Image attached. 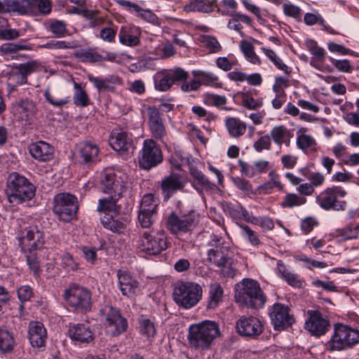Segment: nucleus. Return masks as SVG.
Returning <instances> with one entry per match:
<instances>
[{
    "instance_id": "obj_1",
    "label": "nucleus",
    "mask_w": 359,
    "mask_h": 359,
    "mask_svg": "<svg viewBox=\"0 0 359 359\" xmlns=\"http://www.w3.org/2000/svg\"><path fill=\"white\" fill-rule=\"evenodd\" d=\"M235 300L248 309H258L264 306L266 297L257 280L245 278L236 285Z\"/></svg>"
},
{
    "instance_id": "obj_2",
    "label": "nucleus",
    "mask_w": 359,
    "mask_h": 359,
    "mask_svg": "<svg viewBox=\"0 0 359 359\" xmlns=\"http://www.w3.org/2000/svg\"><path fill=\"white\" fill-rule=\"evenodd\" d=\"M35 191L34 185L24 176L17 172L8 176L6 194L10 203L15 205L29 201L34 196Z\"/></svg>"
},
{
    "instance_id": "obj_3",
    "label": "nucleus",
    "mask_w": 359,
    "mask_h": 359,
    "mask_svg": "<svg viewBox=\"0 0 359 359\" xmlns=\"http://www.w3.org/2000/svg\"><path fill=\"white\" fill-rule=\"evenodd\" d=\"M219 333V326L215 322L205 320L189 327L188 339L192 346L207 349Z\"/></svg>"
},
{
    "instance_id": "obj_4",
    "label": "nucleus",
    "mask_w": 359,
    "mask_h": 359,
    "mask_svg": "<svg viewBox=\"0 0 359 359\" xmlns=\"http://www.w3.org/2000/svg\"><path fill=\"white\" fill-rule=\"evenodd\" d=\"M202 294L203 289L199 284L194 282H184L175 286L173 299L179 306L188 309L198 303Z\"/></svg>"
},
{
    "instance_id": "obj_5",
    "label": "nucleus",
    "mask_w": 359,
    "mask_h": 359,
    "mask_svg": "<svg viewBox=\"0 0 359 359\" xmlns=\"http://www.w3.org/2000/svg\"><path fill=\"white\" fill-rule=\"evenodd\" d=\"M45 243L43 234L38 229L28 230L26 234L19 239V244L22 250L27 253H34L39 249H41ZM27 263L30 269L34 273H37L39 270V264L36 258L32 255H27Z\"/></svg>"
},
{
    "instance_id": "obj_6",
    "label": "nucleus",
    "mask_w": 359,
    "mask_h": 359,
    "mask_svg": "<svg viewBox=\"0 0 359 359\" xmlns=\"http://www.w3.org/2000/svg\"><path fill=\"white\" fill-rule=\"evenodd\" d=\"M168 238L164 231H144L137 241L138 250L148 255H157L168 248Z\"/></svg>"
},
{
    "instance_id": "obj_7",
    "label": "nucleus",
    "mask_w": 359,
    "mask_h": 359,
    "mask_svg": "<svg viewBox=\"0 0 359 359\" xmlns=\"http://www.w3.org/2000/svg\"><path fill=\"white\" fill-rule=\"evenodd\" d=\"M199 222V215L194 210L181 215L172 212L167 218L166 227L173 234L191 233Z\"/></svg>"
},
{
    "instance_id": "obj_8",
    "label": "nucleus",
    "mask_w": 359,
    "mask_h": 359,
    "mask_svg": "<svg viewBox=\"0 0 359 359\" xmlns=\"http://www.w3.org/2000/svg\"><path fill=\"white\" fill-rule=\"evenodd\" d=\"M332 351H341L359 343V331L343 324L334 325V332L330 341Z\"/></svg>"
},
{
    "instance_id": "obj_9",
    "label": "nucleus",
    "mask_w": 359,
    "mask_h": 359,
    "mask_svg": "<svg viewBox=\"0 0 359 359\" xmlns=\"http://www.w3.org/2000/svg\"><path fill=\"white\" fill-rule=\"evenodd\" d=\"M63 297L69 306L78 312H87L91 309V292L86 287L71 285L65 290Z\"/></svg>"
},
{
    "instance_id": "obj_10",
    "label": "nucleus",
    "mask_w": 359,
    "mask_h": 359,
    "mask_svg": "<svg viewBox=\"0 0 359 359\" xmlns=\"http://www.w3.org/2000/svg\"><path fill=\"white\" fill-rule=\"evenodd\" d=\"M100 316L107 329V332L112 337H117L126 331L128 321L122 316L119 309L111 306H105L100 310Z\"/></svg>"
},
{
    "instance_id": "obj_11",
    "label": "nucleus",
    "mask_w": 359,
    "mask_h": 359,
    "mask_svg": "<svg viewBox=\"0 0 359 359\" xmlns=\"http://www.w3.org/2000/svg\"><path fill=\"white\" fill-rule=\"evenodd\" d=\"M77 210V198L74 196L62 193L55 196L53 210L60 220L71 221L76 215Z\"/></svg>"
},
{
    "instance_id": "obj_12",
    "label": "nucleus",
    "mask_w": 359,
    "mask_h": 359,
    "mask_svg": "<svg viewBox=\"0 0 359 359\" xmlns=\"http://www.w3.org/2000/svg\"><path fill=\"white\" fill-rule=\"evenodd\" d=\"M188 76V72L182 68L158 72L154 76L155 89L162 92L167 91L175 83L187 82Z\"/></svg>"
},
{
    "instance_id": "obj_13",
    "label": "nucleus",
    "mask_w": 359,
    "mask_h": 359,
    "mask_svg": "<svg viewBox=\"0 0 359 359\" xmlns=\"http://www.w3.org/2000/svg\"><path fill=\"white\" fill-rule=\"evenodd\" d=\"M346 191L339 187L327 188L322 191L316 198L319 205L326 210H344L346 206L345 201H339L337 198H344Z\"/></svg>"
},
{
    "instance_id": "obj_14",
    "label": "nucleus",
    "mask_w": 359,
    "mask_h": 359,
    "mask_svg": "<svg viewBox=\"0 0 359 359\" xmlns=\"http://www.w3.org/2000/svg\"><path fill=\"white\" fill-rule=\"evenodd\" d=\"M163 161V154L156 142L152 139H147L143 142L141 154L139 156L140 168L149 170Z\"/></svg>"
},
{
    "instance_id": "obj_15",
    "label": "nucleus",
    "mask_w": 359,
    "mask_h": 359,
    "mask_svg": "<svg viewBox=\"0 0 359 359\" xmlns=\"http://www.w3.org/2000/svg\"><path fill=\"white\" fill-rule=\"evenodd\" d=\"M127 175L121 172H106L101 180V189L104 193L122 196L128 187Z\"/></svg>"
},
{
    "instance_id": "obj_16",
    "label": "nucleus",
    "mask_w": 359,
    "mask_h": 359,
    "mask_svg": "<svg viewBox=\"0 0 359 359\" xmlns=\"http://www.w3.org/2000/svg\"><path fill=\"white\" fill-rule=\"evenodd\" d=\"M191 73L195 79L189 82H184L181 86V89L184 93L197 90L202 85L214 88L222 87V81L212 72L194 70Z\"/></svg>"
},
{
    "instance_id": "obj_17",
    "label": "nucleus",
    "mask_w": 359,
    "mask_h": 359,
    "mask_svg": "<svg viewBox=\"0 0 359 359\" xmlns=\"http://www.w3.org/2000/svg\"><path fill=\"white\" fill-rule=\"evenodd\" d=\"M224 239L213 234L209 242V245L214 247L208 252V260L219 268H224L229 262V257L226 254L228 248L224 245Z\"/></svg>"
},
{
    "instance_id": "obj_18",
    "label": "nucleus",
    "mask_w": 359,
    "mask_h": 359,
    "mask_svg": "<svg viewBox=\"0 0 359 359\" xmlns=\"http://www.w3.org/2000/svg\"><path fill=\"white\" fill-rule=\"evenodd\" d=\"M269 316L271 324L276 330H283L291 326L294 320L290 313V308L280 303H276L271 307Z\"/></svg>"
},
{
    "instance_id": "obj_19",
    "label": "nucleus",
    "mask_w": 359,
    "mask_h": 359,
    "mask_svg": "<svg viewBox=\"0 0 359 359\" xmlns=\"http://www.w3.org/2000/svg\"><path fill=\"white\" fill-rule=\"evenodd\" d=\"M39 63L36 61H29L20 64L15 67L9 74L8 85L13 88L25 84L27 82V76L36 72L39 67Z\"/></svg>"
},
{
    "instance_id": "obj_20",
    "label": "nucleus",
    "mask_w": 359,
    "mask_h": 359,
    "mask_svg": "<svg viewBox=\"0 0 359 359\" xmlns=\"http://www.w3.org/2000/svg\"><path fill=\"white\" fill-rule=\"evenodd\" d=\"M307 313L309 318L305 323V329L313 336L324 335L330 327L327 317L318 311H308Z\"/></svg>"
},
{
    "instance_id": "obj_21",
    "label": "nucleus",
    "mask_w": 359,
    "mask_h": 359,
    "mask_svg": "<svg viewBox=\"0 0 359 359\" xmlns=\"http://www.w3.org/2000/svg\"><path fill=\"white\" fill-rule=\"evenodd\" d=\"M100 149L93 142L83 141L76 144L75 157L77 161L85 165H90L98 160Z\"/></svg>"
},
{
    "instance_id": "obj_22",
    "label": "nucleus",
    "mask_w": 359,
    "mask_h": 359,
    "mask_svg": "<svg viewBox=\"0 0 359 359\" xmlns=\"http://www.w3.org/2000/svg\"><path fill=\"white\" fill-rule=\"evenodd\" d=\"M236 330L242 336L256 337L260 335L264 330L260 319L256 317H241L236 322Z\"/></svg>"
},
{
    "instance_id": "obj_23",
    "label": "nucleus",
    "mask_w": 359,
    "mask_h": 359,
    "mask_svg": "<svg viewBox=\"0 0 359 359\" xmlns=\"http://www.w3.org/2000/svg\"><path fill=\"white\" fill-rule=\"evenodd\" d=\"M185 182L182 177L176 173L165 177L161 183L162 195L165 201L169 200L177 191H182Z\"/></svg>"
},
{
    "instance_id": "obj_24",
    "label": "nucleus",
    "mask_w": 359,
    "mask_h": 359,
    "mask_svg": "<svg viewBox=\"0 0 359 359\" xmlns=\"http://www.w3.org/2000/svg\"><path fill=\"white\" fill-rule=\"evenodd\" d=\"M118 287L123 295L131 297L140 292L137 280L127 271H117Z\"/></svg>"
},
{
    "instance_id": "obj_25",
    "label": "nucleus",
    "mask_w": 359,
    "mask_h": 359,
    "mask_svg": "<svg viewBox=\"0 0 359 359\" xmlns=\"http://www.w3.org/2000/svg\"><path fill=\"white\" fill-rule=\"evenodd\" d=\"M147 116L148 125L152 136L156 140H162L167 132L159 111L156 107H149Z\"/></svg>"
},
{
    "instance_id": "obj_26",
    "label": "nucleus",
    "mask_w": 359,
    "mask_h": 359,
    "mask_svg": "<svg viewBox=\"0 0 359 359\" xmlns=\"http://www.w3.org/2000/svg\"><path fill=\"white\" fill-rule=\"evenodd\" d=\"M28 339L33 347L45 346L47 331L43 324L39 321H31L28 326Z\"/></svg>"
},
{
    "instance_id": "obj_27",
    "label": "nucleus",
    "mask_w": 359,
    "mask_h": 359,
    "mask_svg": "<svg viewBox=\"0 0 359 359\" xmlns=\"http://www.w3.org/2000/svg\"><path fill=\"white\" fill-rule=\"evenodd\" d=\"M118 4L137 17L154 25H158V18L150 9H144L137 4L127 0H118Z\"/></svg>"
},
{
    "instance_id": "obj_28",
    "label": "nucleus",
    "mask_w": 359,
    "mask_h": 359,
    "mask_svg": "<svg viewBox=\"0 0 359 359\" xmlns=\"http://www.w3.org/2000/svg\"><path fill=\"white\" fill-rule=\"evenodd\" d=\"M109 144L117 151H127L133 147V140L128 133L121 129H114L109 137Z\"/></svg>"
},
{
    "instance_id": "obj_29",
    "label": "nucleus",
    "mask_w": 359,
    "mask_h": 359,
    "mask_svg": "<svg viewBox=\"0 0 359 359\" xmlns=\"http://www.w3.org/2000/svg\"><path fill=\"white\" fill-rule=\"evenodd\" d=\"M24 8L22 15H46L51 12L52 3L50 0H25Z\"/></svg>"
},
{
    "instance_id": "obj_30",
    "label": "nucleus",
    "mask_w": 359,
    "mask_h": 359,
    "mask_svg": "<svg viewBox=\"0 0 359 359\" xmlns=\"http://www.w3.org/2000/svg\"><path fill=\"white\" fill-rule=\"evenodd\" d=\"M69 335L73 341L90 343L94 339V334L90 326L86 324H73L69 326Z\"/></svg>"
},
{
    "instance_id": "obj_31",
    "label": "nucleus",
    "mask_w": 359,
    "mask_h": 359,
    "mask_svg": "<svg viewBox=\"0 0 359 359\" xmlns=\"http://www.w3.org/2000/svg\"><path fill=\"white\" fill-rule=\"evenodd\" d=\"M141 29L135 26H122L118 33L119 41L121 44L134 47L140 44Z\"/></svg>"
},
{
    "instance_id": "obj_32",
    "label": "nucleus",
    "mask_w": 359,
    "mask_h": 359,
    "mask_svg": "<svg viewBox=\"0 0 359 359\" xmlns=\"http://www.w3.org/2000/svg\"><path fill=\"white\" fill-rule=\"evenodd\" d=\"M88 78L100 93L114 92L116 87L121 84V78L116 75H109L104 79L88 75Z\"/></svg>"
},
{
    "instance_id": "obj_33",
    "label": "nucleus",
    "mask_w": 359,
    "mask_h": 359,
    "mask_svg": "<svg viewBox=\"0 0 359 359\" xmlns=\"http://www.w3.org/2000/svg\"><path fill=\"white\" fill-rule=\"evenodd\" d=\"M29 153L36 160L48 161L53 157L54 148L43 141H39L29 146Z\"/></svg>"
},
{
    "instance_id": "obj_34",
    "label": "nucleus",
    "mask_w": 359,
    "mask_h": 359,
    "mask_svg": "<svg viewBox=\"0 0 359 359\" xmlns=\"http://www.w3.org/2000/svg\"><path fill=\"white\" fill-rule=\"evenodd\" d=\"M293 136L292 131L283 125L273 127L270 132V137L278 145L289 147Z\"/></svg>"
},
{
    "instance_id": "obj_35",
    "label": "nucleus",
    "mask_w": 359,
    "mask_h": 359,
    "mask_svg": "<svg viewBox=\"0 0 359 359\" xmlns=\"http://www.w3.org/2000/svg\"><path fill=\"white\" fill-rule=\"evenodd\" d=\"M306 128H301L297 131V146L304 152L309 149L316 151L317 142L313 137L306 133Z\"/></svg>"
},
{
    "instance_id": "obj_36",
    "label": "nucleus",
    "mask_w": 359,
    "mask_h": 359,
    "mask_svg": "<svg viewBox=\"0 0 359 359\" xmlns=\"http://www.w3.org/2000/svg\"><path fill=\"white\" fill-rule=\"evenodd\" d=\"M103 226L114 233H122L126 227V224L115 214L106 213L100 218Z\"/></svg>"
},
{
    "instance_id": "obj_37",
    "label": "nucleus",
    "mask_w": 359,
    "mask_h": 359,
    "mask_svg": "<svg viewBox=\"0 0 359 359\" xmlns=\"http://www.w3.org/2000/svg\"><path fill=\"white\" fill-rule=\"evenodd\" d=\"M109 195L108 197L100 198L98 201L97 210L104 215L106 213L116 214L119 209L116 203L121 196H116V194Z\"/></svg>"
},
{
    "instance_id": "obj_38",
    "label": "nucleus",
    "mask_w": 359,
    "mask_h": 359,
    "mask_svg": "<svg viewBox=\"0 0 359 359\" xmlns=\"http://www.w3.org/2000/svg\"><path fill=\"white\" fill-rule=\"evenodd\" d=\"M15 345L13 334L6 327H0V352L11 353Z\"/></svg>"
},
{
    "instance_id": "obj_39",
    "label": "nucleus",
    "mask_w": 359,
    "mask_h": 359,
    "mask_svg": "<svg viewBox=\"0 0 359 359\" xmlns=\"http://www.w3.org/2000/svg\"><path fill=\"white\" fill-rule=\"evenodd\" d=\"M139 330L141 334L147 340L151 341L156 335V327L154 322L146 316H142L138 319Z\"/></svg>"
},
{
    "instance_id": "obj_40",
    "label": "nucleus",
    "mask_w": 359,
    "mask_h": 359,
    "mask_svg": "<svg viewBox=\"0 0 359 359\" xmlns=\"http://www.w3.org/2000/svg\"><path fill=\"white\" fill-rule=\"evenodd\" d=\"M225 125L230 136L233 137H239L243 135L246 131L245 123L235 117L227 118Z\"/></svg>"
},
{
    "instance_id": "obj_41",
    "label": "nucleus",
    "mask_w": 359,
    "mask_h": 359,
    "mask_svg": "<svg viewBox=\"0 0 359 359\" xmlns=\"http://www.w3.org/2000/svg\"><path fill=\"white\" fill-rule=\"evenodd\" d=\"M223 289L217 283H213L210 285L208 307L215 309L222 302L223 297Z\"/></svg>"
},
{
    "instance_id": "obj_42",
    "label": "nucleus",
    "mask_w": 359,
    "mask_h": 359,
    "mask_svg": "<svg viewBox=\"0 0 359 359\" xmlns=\"http://www.w3.org/2000/svg\"><path fill=\"white\" fill-rule=\"evenodd\" d=\"M74 104L81 107L88 106L90 104V100L86 90L76 82L74 83Z\"/></svg>"
},
{
    "instance_id": "obj_43",
    "label": "nucleus",
    "mask_w": 359,
    "mask_h": 359,
    "mask_svg": "<svg viewBox=\"0 0 359 359\" xmlns=\"http://www.w3.org/2000/svg\"><path fill=\"white\" fill-rule=\"evenodd\" d=\"M306 201V198L304 196L294 193H287L281 201L280 206L283 208H292L303 205Z\"/></svg>"
},
{
    "instance_id": "obj_44",
    "label": "nucleus",
    "mask_w": 359,
    "mask_h": 359,
    "mask_svg": "<svg viewBox=\"0 0 359 359\" xmlns=\"http://www.w3.org/2000/svg\"><path fill=\"white\" fill-rule=\"evenodd\" d=\"M214 9L212 1L194 0L189 5L185 6L187 11H198L201 13H210Z\"/></svg>"
},
{
    "instance_id": "obj_45",
    "label": "nucleus",
    "mask_w": 359,
    "mask_h": 359,
    "mask_svg": "<svg viewBox=\"0 0 359 359\" xmlns=\"http://www.w3.org/2000/svg\"><path fill=\"white\" fill-rule=\"evenodd\" d=\"M30 46L21 43H6L1 46L0 53L5 57H13L14 54L17 53L20 50H29Z\"/></svg>"
},
{
    "instance_id": "obj_46",
    "label": "nucleus",
    "mask_w": 359,
    "mask_h": 359,
    "mask_svg": "<svg viewBox=\"0 0 359 359\" xmlns=\"http://www.w3.org/2000/svg\"><path fill=\"white\" fill-rule=\"evenodd\" d=\"M240 48L246 60L253 65H260L261 60L254 50L253 45L248 41H242Z\"/></svg>"
},
{
    "instance_id": "obj_47",
    "label": "nucleus",
    "mask_w": 359,
    "mask_h": 359,
    "mask_svg": "<svg viewBox=\"0 0 359 359\" xmlns=\"http://www.w3.org/2000/svg\"><path fill=\"white\" fill-rule=\"evenodd\" d=\"M269 180L259 187V189L264 191L266 193L269 192L270 190L277 188L278 190L282 191L284 188L283 184L280 180L279 175L275 171L272 170L269 174Z\"/></svg>"
},
{
    "instance_id": "obj_48",
    "label": "nucleus",
    "mask_w": 359,
    "mask_h": 359,
    "mask_svg": "<svg viewBox=\"0 0 359 359\" xmlns=\"http://www.w3.org/2000/svg\"><path fill=\"white\" fill-rule=\"evenodd\" d=\"M47 29L56 37H63L67 32V24L64 21L56 19L48 21Z\"/></svg>"
},
{
    "instance_id": "obj_49",
    "label": "nucleus",
    "mask_w": 359,
    "mask_h": 359,
    "mask_svg": "<svg viewBox=\"0 0 359 359\" xmlns=\"http://www.w3.org/2000/svg\"><path fill=\"white\" fill-rule=\"evenodd\" d=\"M158 201L153 194H146L143 196L139 211L157 213Z\"/></svg>"
},
{
    "instance_id": "obj_50",
    "label": "nucleus",
    "mask_w": 359,
    "mask_h": 359,
    "mask_svg": "<svg viewBox=\"0 0 359 359\" xmlns=\"http://www.w3.org/2000/svg\"><path fill=\"white\" fill-rule=\"evenodd\" d=\"M19 113L22 116V118L26 120L33 116L36 111V104L34 102L29 100H24L18 104Z\"/></svg>"
},
{
    "instance_id": "obj_51",
    "label": "nucleus",
    "mask_w": 359,
    "mask_h": 359,
    "mask_svg": "<svg viewBox=\"0 0 359 359\" xmlns=\"http://www.w3.org/2000/svg\"><path fill=\"white\" fill-rule=\"evenodd\" d=\"M262 52L269 58V60L274 64V65L280 70L283 71L286 74H290L289 67L283 62V60L276 55L271 49L261 48Z\"/></svg>"
},
{
    "instance_id": "obj_52",
    "label": "nucleus",
    "mask_w": 359,
    "mask_h": 359,
    "mask_svg": "<svg viewBox=\"0 0 359 359\" xmlns=\"http://www.w3.org/2000/svg\"><path fill=\"white\" fill-rule=\"evenodd\" d=\"M190 174L195 179L197 183L206 190H212L215 184L212 183L208 178L203 175L202 172L196 168H191Z\"/></svg>"
},
{
    "instance_id": "obj_53",
    "label": "nucleus",
    "mask_w": 359,
    "mask_h": 359,
    "mask_svg": "<svg viewBox=\"0 0 359 359\" xmlns=\"http://www.w3.org/2000/svg\"><path fill=\"white\" fill-rule=\"evenodd\" d=\"M359 235V224L355 226H347L336 231V236L341 240L355 239Z\"/></svg>"
},
{
    "instance_id": "obj_54",
    "label": "nucleus",
    "mask_w": 359,
    "mask_h": 359,
    "mask_svg": "<svg viewBox=\"0 0 359 359\" xmlns=\"http://www.w3.org/2000/svg\"><path fill=\"white\" fill-rule=\"evenodd\" d=\"M60 266L67 271H76L79 269V262L68 252L63 253L60 257Z\"/></svg>"
},
{
    "instance_id": "obj_55",
    "label": "nucleus",
    "mask_w": 359,
    "mask_h": 359,
    "mask_svg": "<svg viewBox=\"0 0 359 359\" xmlns=\"http://www.w3.org/2000/svg\"><path fill=\"white\" fill-rule=\"evenodd\" d=\"M25 0H0L4 12H17L22 15Z\"/></svg>"
},
{
    "instance_id": "obj_56",
    "label": "nucleus",
    "mask_w": 359,
    "mask_h": 359,
    "mask_svg": "<svg viewBox=\"0 0 359 359\" xmlns=\"http://www.w3.org/2000/svg\"><path fill=\"white\" fill-rule=\"evenodd\" d=\"M239 226L241 229V236L248 240L251 245L258 246L261 243L257 233L252 230L250 226L245 224H239Z\"/></svg>"
},
{
    "instance_id": "obj_57",
    "label": "nucleus",
    "mask_w": 359,
    "mask_h": 359,
    "mask_svg": "<svg viewBox=\"0 0 359 359\" xmlns=\"http://www.w3.org/2000/svg\"><path fill=\"white\" fill-rule=\"evenodd\" d=\"M306 45L312 55L311 58L325 59V50L322 47L318 46L316 41L309 39L306 41Z\"/></svg>"
},
{
    "instance_id": "obj_58",
    "label": "nucleus",
    "mask_w": 359,
    "mask_h": 359,
    "mask_svg": "<svg viewBox=\"0 0 359 359\" xmlns=\"http://www.w3.org/2000/svg\"><path fill=\"white\" fill-rule=\"evenodd\" d=\"M232 182L237 189L242 191L245 194L249 196L254 194L252 185L250 182L239 177H232Z\"/></svg>"
},
{
    "instance_id": "obj_59",
    "label": "nucleus",
    "mask_w": 359,
    "mask_h": 359,
    "mask_svg": "<svg viewBox=\"0 0 359 359\" xmlns=\"http://www.w3.org/2000/svg\"><path fill=\"white\" fill-rule=\"evenodd\" d=\"M157 213L138 212L137 219L142 228H150L154 222Z\"/></svg>"
},
{
    "instance_id": "obj_60",
    "label": "nucleus",
    "mask_w": 359,
    "mask_h": 359,
    "mask_svg": "<svg viewBox=\"0 0 359 359\" xmlns=\"http://www.w3.org/2000/svg\"><path fill=\"white\" fill-rule=\"evenodd\" d=\"M329 60L339 72L351 73L353 69L351 62L348 60H336L332 57H330Z\"/></svg>"
},
{
    "instance_id": "obj_61",
    "label": "nucleus",
    "mask_w": 359,
    "mask_h": 359,
    "mask_svg": "<svg viewBox=\"0 0 359 359\" xmlns=\"http://www.w3.org/2000/svg\"><path fill=\"white\" fill-rule=\"evenodd\" d=\"M271 147V140L268 135L260 137L253 144V148L257 152H262L263 150H269Z\"/></svg>"
},
{
    "instance_id": "obj_62",
    "label": "nucleus",
    "mask_w": 359,
    "mask_h": 359,
    "mask_svg": "<svg viewBox=\"0 0 359 359\" xmlns=\"http://www.w3.org/2000/svg\"><path fill=\"white\" fill-rule=\"evenodd\" d=\"M44 97L47 102H48L50 104L54 107H62L69 102V99L68 97H64L61 98L55 97L50 92L49 88H47L44 91Z\"/></svg>"
},
{
    "instance_id": "obj_63",
    "label": "nucleus",
    "mask_w": 359,
    "mask_h": 359,
    "mask_svg": "<svg viewBox=\"0 0 359 359\" xmlns=\"http://www.w3.org/2000/svg\"><path fill=\"white\" fill-rule=\"evenodd\" d=\"M242 104L250 110H254L263 105L262 100H255L248 94H244L242 98Z\"/></svg>"
},
{
    "instance_id": "obj_64",
    "label": "nucleus",
    "mask_w": 359,
    "mask_h": 359,
    "mask_svg": "<svg viewBox=\"0 0 359 359\" xmlns=\"http://www.w3.org/2000/svg\"><path fill=\"white\" fill-rule=\"evenodd\" d=\"M42 47L48 49H69L74 48L76 46L73 43L69 41H51L43 45Z\"/></svg>"
}]
</instances>
